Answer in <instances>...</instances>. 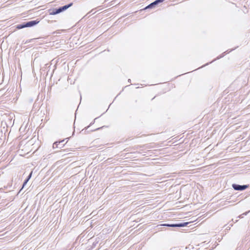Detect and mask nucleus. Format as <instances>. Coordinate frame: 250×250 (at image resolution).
<instances>
[{
    "label": "nucleus",
    "mask_w": 250,
    "mask_h": 250,
    "mask_svg": "<svg viewBox=\"0 0 250 250\" xmlns=\"http://www.w3.org/2000/svg\"><path fill=\"white\" fill-rule=\"evenodd\" d=\"M189 222H183V223H179L176 224H163L160 225L161 226H166V227H184L187 226Z\"/></svg>",
    "instance_id": "obj_1"
},
{
    "label": "nucleus",
    "mask_w": 250,
    "mask_h": 250,
    "mask_svg": "<svg viewBox=\"0 0 250 250\" xmlns=\"http://www.w3.org/2000/svg\"><path fill=\"white\" fill-rule=\"evenodd\" d=\"M249 187V185H240L236 184L232 185V188L235 190L242 191L244 190Z\"/></svg>",
    "instance_id": "obj_2"
},
{
    "label": "nucleus",
    "mask_w": 250,
    "mask_h": 250,
    "mask_svg": "<svg viewBox=\"0 0 250 250\" xmlns=\"http://www.w3.org/2000/svg\"><path fill=\"white\" fill-rule=\"evenodd\" d=\"M161 2H162L161 0H155L154 1L151 2L150 4L146 6L144 9L152 8L154 7L156 5Z\"/></svg>",
    "instance_id": "obj_3"
},
{
    "label": "nucleus",
    "mask_w": 250,
    "mask_h": 250,
    "mask_svg": "<svg viewBox=\"0 0 250 250\" xmlns=\"http://www.w3.org/2000/svg\"><path fill=\"white\" fill-rule=\"evenodd\" d=\"M73 5V3L72 2H71L67 5H65L64 6H61V7H60L58 8V11L59 12V13L66 10V9H67L68 8L70 7L71 6H72Z\"/></svg>",
    "instance_id": "obj_4"
},
{
    "label": "nucleus",
    "mask_w": 250,
    "mask_h": 250,
    "mask_svg": "<svg viewBox=\"0 0 250 250\" xmlns=\"http://www.w3.org/2000/svg\"><path fill=\"white\" fill-rule=\"evenodd\" d=\"M26 24V27H32L39 22V21L34 20V21H29L25 22Z\"/></svg>",
    "instance_id": "obj_5"
},
{
    "label": "nucleus",
    "mask_w": 250,
    "mask_h": 250,
    "mask_svg": "<svg viewBox=\"0 0 250 250\" xmlns=\"http://www.w3.org/2000/svg\"><path fill=\"white\" fill-rule=\"evenodd\" d=\"M231 51V50H229V51L227 50V51L223 52L222 54H221L220 55L218 56L216 59L213 60L212 61H211V62H209V63H206V64H205L204 65L201 66V67H204L205 66L208 65L209 63H210L213 62L214 61H216L217 60H218V59H220L223 58L225 55L226 54L229 53Z\"/></svg>",
    "instance_id": "obj_6"
},
{
    "label": "nucleus",
    "mask_w": 250,
    "mask_h": 250,
    "mask_svg": "<svg viewBox=\"0 0 250 250\" xmlns=\"http://www.w3.org/2000/svg\"><path fill=\"white\" fill-rule=\"evenodd\" d=\"M32 171H31L30 174H29V175L27 176V177L26 178V179L24 180L23 183V185H22V188H21V189L20 191L24 187V186L26 185V184L27 183V182L29 181V180L30 179V178H31V176H32Z\"/></svg>",
    "instance_id": "obj_7"
},
{
    "label": "nucleus",
    "mask_w": 250,
    "mask_h": 250,
    "mask_svg": "<svg viewBox=\"0 0 250 250\" xmlns=\"http://www.w3.org/2000/svg\"><path fill=\"white\" fill-rule=\"evenodd\" d=\"M49 14L51 15H55L59 14L58 8H54L49 10Z\"/></svg>",
    "instance_id": "obj_8"
},
{
    "label": "nucleus",
    "mask_w": 250,
    "mask_h": 250,
    "mask_svg": "<svg viewBox=\"0 0 250 250\" xmlns=\"http://www.w3.org/2000/svg\"><path fill=\"white\" fill-rule=\"evenodd\" d=\"M25 27H26V24H25V22H22L21 24H18L16 26V28L18 29H22V28H25Z\"/></svg>",
    "instance_id": "obj_9"
},
{
    "label": "nucleus",
    "mask_w": 250,
    "mask_h": 250,
    "mask_svg": "<svg viewBox=\"0 0 250 250\" xmlns=\"http://www.w3.org/2000/svg\"><path fill=\"white\" fill-rule=\"evenodd\" d=\"M65 141L64 139L61 141H59V142H55L53 144V147L54 148H58V146L59 145H60V144H61V143H63L64 141Z\"/></svg>",
    "instance_id": "obj_10"
},
{
    "label": "nucleus",
    "mask_w": 250,
    "mask_h": 250,
    "mask_svg": "<svg viewBox=\"0 0 250 250\" xmlns=\"http://www.w3.org/2000/svg\"><path fill=\"white\" fill-rule=\"evenodd\" d=\"M62 143H61V144H60V145H59L58 148H61L63 147V146H64V144H63Z\"/></svg>",
    "instance_id": "obj_11"
},
{
    "label": "nucleus",
    "mask_w": 250,
    "mask_h": 250,
    "mask_svg": "<svg viewBox=\"0 0 250 250\" xmlns=\"http://www.w3.org/2000/svg\"><path fill=\"white\" fill-rule=\"evenodd\" d=\"M247 214V212H245V213H243L242 214H241V215H239L238 217V218H242V217H243V216H243V215H246Z\"/></svg>",
    "instance_id": "obj_12"
},
{
    "label": "nucleus",
    "mask_w": 250,
    "mask_h": 250,
    "mask_svg": "<svg viewBox=\"0 0 250 250\" xmlns=\"http://www.w3.org/2000/svg\"><path fill=\"white\" fill-rule=\"evenodd\" d=\"M94 123V122H92L91 123H90V125H88V126H87L85 128H86V129H87V128L89 127V126H90V125H93Z\"/></svg>",
    "instance_id": "obj_13"
},
{
    "label": "nucleus",
    "mask_w": 250,
    "mask_h": 250,
    "mask_svg": "<svg viewBox=\"0 0 250 250\" xmlns=\"http://www.w3.org/2000/svg\"><path fill=\"white\" fill-rule=\"evenodd\" d=\"M94 9L91 10L90 11V12H89V13H92V14L95 13V12H94Z\"/></svg>",
    "instance_id": "obj_14"
},
{
    "label": "nucleus",
    "mask_w": 250,
    "mask_h": 250,
    "mask_svg": "<svg viewBox=\"0 0 250 250\" xmlns=\"http://www.w3.org/2000/svg\"><path fill=\"white\" fill-rule=\"evenodd\" d=\"M230 227L229 226V227H228L227 228V229H230Z\"/></svg>",
    "instance_id": "obj_15"
},
{
    "label": "nucleus",
    "mask_w": 250,
    "mask_h": 250,
    "mask_svg": "<svg viewBox=\"0 0 250 250\" xmlns=\"http://www.w3.org/2000/svg\"><path fill=\"white\" fill-rule=\"evenodd\" d=\"M128 83H130L131 82V80L130 79H128Z\"/></svg>",
    "instance_id": "obj_16"
},
{
    "label": "nucleus",
    "mask_w": 250,
    "mask_h": 250,
    "mask_svg": "<svg viewBox=\"0 0 250 250\" xmlns=\"http://www.w3.org/2000/svg\"><path fill=\"white\" fill-rule=\"evenodd\" d=\"M30 40H29V41H26V42H25V43H26V42H30Z\"/></svg>",
    "instance_id": "obj_17"
},
{
    "label": "nucleus",
    "mask_w": 250,
    "mask_h": 250,
    "mask_svg": "<svg viewBox=\"0 0 250 250\" xmlns=\"http://www.w3.org/2000/svg\"><path fill=\"white\" fill-rule=\"evenodd\" d=\"M99 129H100V128H98L97 129H96V130H98Z\"/></svg>",
    "instance_id": "obj_18"
},
{
    "label": "nucleus",
    "mask_w": 250,
    "mask_h": 250,
    "mask_svg": "<svg viewBox=\"0 0 250 250\" xmlns=\"http://www.w3.org/2000/svg\"><path fill=\"white\" fill-rule=\"evenodd\" d=\"M162 0V1L163 2V1H164L165 0Z\"/></svg>",
    "instance_id": "obj_19"
}]
</instances>
